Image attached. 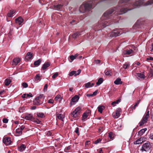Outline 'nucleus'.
<instances>
[{
	"label": "nucleus",
	"instance_id": "9d476101",
	"mask_svg": "<svg viewBox=\"0 0 153 153\" xmlns=\"http://www.w3.org/2000/svg\"><path fill=\"white\" fill-rule=\"evenodd\" d=\"M15 21L16 23L20 25L23 22V19L21 17L19 16L18 18L16 19Z\"/></svg>",
	"mask_w": 153,
	"mask_h": 153
},
{
	"label": "nucleus",
	"instance_id": "20e7f679",
	"mask_svg": "<svg viewBox=\"0 0 153 153\" xmlns=\"http://www.w3.org/2000/svg\"><path fill=\"white\" fill-rule=\"evenodd\" d=\"M121 111L120 108H117L116 111L113 113L112 114L113 117L115 119L118 118L120 116V112Z\"/></svg>",
	"mask_w": 153,
	"mask_h": 153
},
{
	"label": "nucleus",
	"instance_id": "052dcab7",
	"mask_svg": "<svg viewBox=\"0 0 153 153\" xmlns=\"http://www.w3.org/2000/svg\"><path fill=\"white\" fill-rule=\"evenodd\" d=\"M60 98V96L59 95H57L56 97H55V100H57L59 99Z\"/></svg>",
	"mask_w": 153,
	"mask_h": 153
},
{
	"label": "nucleus",
	"instance_id": "37998d69",
	"mask_svg": "<svg viewBox=\"0 0 153 153\" xmlns=\"http://www.w3.org/2000/svg\"><path fill=\"white\" fill-rule=\"evenodd\" d=\"M25 110V108L23 107L19 108V111L20 113L23 112Z\"/></svg>",
	"mask_w": 153,
	"mask_h": 153
},
{
	"label": "nucleus",
	"instance_id": "9b49d317",
	"mask_svg": "<svg viewBox=\"0 0 153 153\" xmlns=\"http://www.w3.org/2000/svg\"><path fill=\"white\" fill-rule=\"evenodd\" d=\"M25 118L27 120H31L33 118V117L32 114H27L25 115Z\"/></svg>",
	"mask_w": 153,
	"mask_h": 153
},
{
	"label": "nucleus",
	"instance_id": "a19ab883",
	"mask_svg": "<svg viewBox=\"0 0 153 153\" xmlns=\"http://www.w3.org/2000/svg\"><path fill=\"white\" fill-rule=\"evenodd\" d=\"M40 78V75L39 74H38L36 75L35 77V81L36 82H37V81H36L39 79Z\"/></svg>",
	"mask_w": 153,
	"mask_h": 153
},
{
	"label": "nucleus",
	"instance_id": "473e14b6",
	"mask_svg": "<svg viewBox=\"0 0 153 153\" xmlns=\"http://www.w3.org/2000/svg\"><path fill=\"white\" fill-rule=\"evenodd\" d=\"M62 5L61 4H58L55 5L54 6V8L55 9L57 10H59L62 7Z\"/></svg>",
	"mask_w": 153,
	"mask_h": 153
},
{
	"label": "nucleus",
	"instance_id": "c03bdc74",
	"mask_svg": "<svg viewBox=\"0 0 153 153\" xmlns=\"http://www.w3.org/2000/svg\"><path fill=\"white\" fill-rule=\"evenodd\" d=\"M101 141V139L100 138L97 139V140H95L94 143L96 144H97L99 143Z\"/></svg>",
	"mask_w": 153,
	"mask_h": 153
},
{
	"label": "nucleus",
	"instance_id": "dca6fc26",
	"mask_svg": "<svg viewBox=\"0 0 153 153\" xmlns=\"http://www.w3.org/2000/svg\"><path fill=\"white\" fill-rule=\"evenodd\" d=\"M133 51L132 49L126 50L124 51L123 52L124 55H130L133 53Z\"/></svg>",
	"mask_w": 153,
	"mask_h": 153
},
{
	"label": "nucleus",
	"instance_id": "ea45409f",
	"mask_svg": "<svg viewBox=\"0 0 153 153\" xmlns=\"http://www.w3.org/2000/svg\"><path fill=\"white\" fill-rule=\"evenodd\" d=\"M81 108L80 107H78L75 109L74 111H76V112H77V113H79V114H80V112Z\"/></svg>",
	"mask_w": 153,
	"mask_h": 153
},
{
	"label": "nucleus",
	"instance_id": "f03ea898",
	"mask_svg": "<svg viewBox=\"0 0 153 153\" xmlns=\"http://www.w3.org/2000/svg\"><path fill=\"white\" fill-rule=\"evenodd\" d=\"M120 34V32L118 29L113 30L108 34V36L111 37H116L119 36Z\"/></svg>",
	"mask_w": 153,
	"mask_h": 153
},
{
	"label": "nucleus",
	"instance_id": "aec40b11",
	"mask_svg": "<svg viewBox=\"0 0 153 153\" xmlns=\"http://www.w3.org/2000/svg\"><path fill=\"white\" fill-rule=\"evenodd\" d=\"M114 83L116 85H119L122 84V82L121 81V79L120 78H118L114 81Z\"/></svg>",
	"mask_w": 153,
	"mask_h": 153
},
{
	"label": "nucleus",
	"instance_id": "f704fd0d",
	"mask_svg": "<svg viewBox=\"0 0 153 153\" xmlns=\"http://www.w3.org/2000/svg\"><path fill=\"white\" fill-rule=\"evenodd\" d=\"M130 64L129 62H126L123 65V68L124 69H126L128 68L130 66Z\"/></svg>",
	"mask_w": 153,
	"mask_h": 153
},
{
	"label": "nucleus",
	"instance_id": "338daca9",
	"mask_svg": "<svg viewBox=\"0 0 153 153\" xmlns=\"http://www.w3.org/2000/svg\"><path fill=\"white\" fill-rule=\"evenodd\" d=\"M36 108V107L35 106H34L32 107L31 108V110H33L35 109Z\"/></svg>",
	"mask_w": 153,
	"mask_h": 153
},
{
	"label": "nucleus",
	"instance_id": "393cba45",
	"mask_svg": "<svg viewBox=\"0 0 153 153\" xmlns=\"http://www.w3.org/2000/svg\"><path fill=\"white\" fill-rule=\"evenodd\" d=\"M143 141L142 139L141 138H140L134 142V143L135 144H139L141 143Z\"/></svg>",
	"mask_w": 153,
	"mask_h": 153
},
{
	"label": "nucleus",
	"instance_id": "423d86ee",
	"mask_svg": "<svg viewBox=\"0 0 153 153\" xmlns=\"http://www.w3.org/2000/svg\"><path fill=\"white\" fill-rule=\"evenodd\" d=\"M3 142L5 145H8L11 144V141L10 138L6 137H4Z\"/></svg>",
	"mask_w": 153,
	"mask_h": 153
},
{
	"label": "nucleus",
	"instance_id": "72a5a7b5",
	"mask_svg": "<svg viewBox=\"0 0 153 153\" xmlns=\"http://www.w3.org/2000/svg\"><path fill=\"white\" fill-rule=\"evenodd\" d=\"M11 82V80L10 79H5L4 83H5V85H6L7 86L8 85L10 84Z\"/></svg>",
	"mask_w": 153,
	"mask_h": 153
},
{
	"label": "nucleus",
	"instance_id": "49530a36",
	"mask_svg": "<svg viewBox=\"0 0 153 153\" xmlns=\"http://www.w3.org/2000/svg\"><path fill=\"white\" fill-rule=\"evenodd\" d=\"M70 58L71 60V61H70L71 62H72V61L76 59L74 56L73 55H71L70 56Z\"/></svg>",
	"mask_w": 153,
	"mask_h": 153
},
{
	"label": "nucleus",
	"instance_id": "bb28decb",
	"mask_svg": "<svg viewBox=\"0 0 153 153\" xmlns=\"http://www.w3.org/2000/svg\"><path fill=\"white\" fill-rule=\"evenodd\" d=\"M121 101V99H118L116 101H115L113 102H112L111 103V105L113 106H114L116 104H117L119 103Z\"/></svg>",
	"mask_w": 153,
	"mask_h": 153
},
{
	"label": "nucleus",
	"instance_id": "e433bc0d",
	"mask_svg": "<svg viewBox=\"0 0 153 153\" xmlns=\"http://www.w3.org/2000/svg\"><path fill=\"white\" fill-rule=\"evenodd\" d=\"M15 11L13 10H11L10 12L7 14L8 16L11 17L12 16L13 14L15 13Z\"/></svg>",
	"mask_w": 153,
	"mask_h": 153
},
{
	"label": "nucleus",
	"instance_id": "bf43d9fd",
	"mask_svg": "<svg viewBox=\"0 0 153 153\" xmlns=\"http://www.w3.org/2000/svg\"><path fill=\"white\" fill-rule=\"evenodd\" d=\"M48 88V84H45L44 87V91H46L47 89Z\"/></svg>",
	"mask_w": 153,
	"mask_h": 153
},
{
	"label": "nucleus",
	"instance_id": "0e129e2a",
	"mask_svg": "<svg viewBox=\"0 0 153 153\" xmlns=\"http://www.w3.org/2000/svg\"><path fill=\"white\" fill-rule=\"evenodd\" d=\"M110 72L109 71H107L105 72V74L106 75H110Z\"/></svg>",
	"mask_w": 153,
	"mask_h": 153
},
{
	"label": "nucleus",
	"instance_id": "4c0bfd02",
	"mask_svg": "<svg viewBox=\"0 0 153 153\" xmlns=\"http://www.w3.org/2000/svg\"><path fill=\"white\" fill-rule=\"evenodd\" d=\"M37 115L39 117L43 118L44 117V114L43 113H37Z\"/></svg>",
	"mask_w": 153,
	"mask_h": 153
},
{
	"label": "nucleus",
	"instance_id": "69168bd1",
	"mask_svg": "<svg viewBox=\"0 0 153 153\" xmlns=\"http://www.w3.org/2000/svg\"><path fill=\"white\" fill-rule=\"evenodd\" d=\"M147 60H150L153 61V58L151 57H149L147 59Z\"/></svg>",
	"mask_w": 153,
	"mask_h": 153
},
{
	"label": "nucleus",
	"instance_id": "8fccbe9b",
	"mask_svg": "<svg viewBox=\"0 0 153 153\" xmlns=\"http://www.w3.org/2000/svg\"><path fill=\"white\" fill-rule=\"evenodd\" d=\"M3 122L4 123H6L8 122V120L7 119L4 118L3 120Z\"/></svg>",
	"mask_w": 153,
	"mask_h": 153
},
{
	"label": "nucleus",
	"instance_id": "2eb2a0df",
	"mask_svg": "<svg viewBox=\"0 0 153 153\" xmlns=\"http://www.w3.org/2000/svg\"><path fill=\"white\" fill-rule=\"evenodd\" d=\"M50 62H46L43 65L42 69L43 70L46 69L50 65Z\"/></svg>",
	"mask_w": 153,
	"mask_h": 153
},
{
	"label": "nucleus",
	"instance_id": "6e6552de",
	"mask_svg": "<svg viewBox=\"0 0 153 153\" xmlns=\"http://www.w3.org/2000/svg\"><path fill=\"white\" fill-rule=\"evenodd\" d=\"M81 72V70L80 69H79L77 71V73H76V71H72L70 72L69 73V76H72L73 75H74L75 76L79 75Z\"/></svg>",
	"mask_w": 153,
	"mask_h": 153
},
{
	"label": "nucleus",
	"instance_id": "5701e85b",
	"mask_svg": "<svg viewBox=\"0 0 153 153\" xmlns=\"http://www.w3.org/2000/svg\"><path fill=\"white\" fill-rule=\"evenodd\" d=\"M22 131L18 128L16 130V132L17 136H20L22 134Z\"/></svg>",
	"mask_w": 153,
	"mask_h": 153
},
{
	"label": "nucleus",
	"instance_id": "774afa93",
	"mask_svg": "<svg viewBox=\"0 0 153 153\" xmlns=\"http://www.w3.org/2000/svg\"><path fill=\"white\" fill-rule=\"evenodd\" d=\"M102 127H100L99 129V132H100L102 131Z\"/></svg>",
	"mask_w": 153,
	"mask_h": 153
},
{
	"label": "nucleus",
	"instance_id": "864d4df0",
	"mask_svg": "<svg viewBox=\"0 0 153 153\" xmlns=\"http://www.w3.org/2000/svg\"><path fill=\"white\" fill-rule=\"evenodd\" d=\"M19 128L21 129V130L22 131L25 128V126L24 125H22L20 128Z\"/></svg>",
	"mask_w": 153,
	"mask_h": 153
},
{
	"label": "nucleus",
	"instance_id": "7c9ffc66",
	"mask_svg": "<svg viewBox=\"0 0 153 153\" xmlns=\"http://www.w3.org/2000/svg\"><path fill=\"white\" fill-rule=\"evenodd\" d=\"M94 84L93 83L88 82L85 84V86L86 88H88L92 86Z\"/></svg>",
	"mask_w": 153,
	"mask_h": 153
},
{
	"label": "nucleus",
	"instance_id": "6e6d98bb",
	"mask_svg": "<svg viewBox=\"0 0 153 153\" xmlns=\"http://www.w3.org/2000/svg\"><path fill=\"white\" fill-rule=\"evenodd\" d=\"M54 102V100L53 99H50L48 100V102L49 103H53Z\"/></svg>",
	"mask_w": 153,
	"mask_h": 153
},
{
	"label": "nucleus",
	"instance_id": "a211bd4d",
	"mask_svg": "<svg viewBox=\"0 0 153 153\" xmlns=\"http://www.w3.org/2000/svg\"><path fill=\"white\" fill-rule=\"evenodd\" d=\"M81 35L80 32H77L74 33L72 35V36L74 39H76L79 36Z\"/></svg>",
	"mask_w": 153,
	"mask_h": 153
},
{
	"label": "nucleus",
	"instance_id": "58836bf2",
	"mask_svg": "<svg viewBox=\"0 0 153 153\" xmlns=\"http://www.w3.org/2000/svg\"><path fill=\"white\" fill-rule=\"evenodd\" d=\"M108 137L110 138V140H113L114 138V134L112 132H109L108 133Z\"/></svg>",
	"mask_w": 153,
	"mask_h": 153
},
{
	"label": "nucleus",
	"instance_id": "f8f14e48",
	"mask_svg": "<svg viewBox=\"0 0 153 153\" xmlns=\"http://www.w3.org/2000/svg\"><path fill=\"white\" fill-rule=\"evenodd\" d=\"M143 1L140 0L136 1L134 4V5L135 7H136L139 6L143 5Z\"/></svg>",
	"mask_w": 153,
	"mask_h": 153
},
{
	"label": "nucleus",
	"instance_id": "1a4fd4ad",
	"mask_svg": "<svg viewBox=\"0 0 153 153\" xmlns=\"http://www.w3.org/2000/svg\"><path fill=\"white\" fill-rule=\"evenodd\" d=\"M102 23V25H100V26H99V27H101V26H102L104 27H105L107 26H108L112 24V23H111L110 24V22H109V21H102L101 23Z\"/></svg>",
	"mask_w": 153,
	"mask_h": 153
},
{
	"label": "nucleus",
	"instance_id": "680f3d73",
	"mask_svg": "<svg viewBox=\"0 0 153 153\" xmlns=\"http://www.w3.org/2000/svg\"><path fill=\"white\" fill-rule=\"evenodd\" d=\"M149 137L150 139L153 140V134H151L149 135Z\"/></svg>",
	"mask_w": 153,
	"mask_h": 153
},
{
	"label": "nucleus",
	"instance_id": "4468645a",
	"mask_svg": "<svg viewBox=\"0 0 153 153\" xmlns=\"http://www.w3.org/2000/svg\"><path fill=\"white\" fill-rule=\"evenodd\" d=\"M20 60L19 58H14L13 61L12 65H16L20 62Z\"/></svg>",
	"mask_w": 153,
	"mask_h": 153
},
{
	"label": "nucleus",
	"instance_id": "4d7b16f0",
	"mask_svg": "<svg viewBox=\"0 0 153 153\" xmlns=\"http://www.w3.org/2000/svg\"><path fill=\"white\" fill-rule=\"evenodd\" d=\"M33 121L37 124H39L41 122V121L39 120L38 119L36 120H35Z\"/></svg>",
	"mask_w": 153,
	"mask_h": 153
},
{
	"label": "nucleus",
	"instance_id": "2f4dec72",
	"mask_svg": "<svg viewBox=\"0 0 153 153\" xmlns=\"http://www.w3.org/2000/svg\"><path fill=\"white\" fill-rule=\"evenodd\" d=\"M103 81V79L102 78H100L97 82L96 84L97 85H99L101 84Z\"/></svg>",
	"mask_w": 153,
	"mask_h": 153
},
{
	"label": "nucleus",
	"instance_id": "c85d7f7f",
	"mask_svg": "<svg viewBox=\"0 0 153 153\" xmlns=\"http://www.w3.org/2000/svg\"><path fill=\"white\" fill-rule=\"evenodd\" d=\"M98 111L100 113H102V111L104 109V107L103 106H100L98 107Z\"/></svg>",
	"mask_w": 153,
	"mask_h": 153
},
{
	"label": "nucleus",
	"instance_id": "de8ad7c7",
	"mask_svg": "<svg viewBox=\"0 0 153 153\" xmlns=\"http://www.w3.org/2000/svg\"><path fill=\"white\" fill-rule=\"evenodd\" d=\"M79 128H78V127H76V129H75V132H76L77 134L78 135H79Z\"/></svg>",
	"mask_w": 153,
	"mask_h": 153
},
{
	"label": "nucleus",
	"instance_id": "a18cd8bd",
	"mask_svg": "<svg viewBox=\"0 0 153 153\" xmlns=\"http://www.w3.org/2000/svg\"><path fill=\"white\" fill-rule=\"evenodd\" d=\"M58 74L57 72L55 73L52 76V78L55 79L56 77L58 76Z\"/></svg>",
	"mask_w": 153,
	"mask_h": 153
},
{
	"label": "nucleus",
	"instance_id": "0eeeda50",
	"mask_svg": "<svg viewBox=\"0 0 153 153\" xmlns=\"http://www.w3.org/2000/svg\"><path fill=\"white\" fill-rule=\"evenodd\" d=\"M79 99V97L77 95H75L71 99L70 102V105H71L75 104L77 102Z\"/></svg>",
	"mask_w": 153,
	"mask_h": 153
},
{
	"label": "nucleus",
	"instance_id": "09e8293b",
	"mask_svg": "<svg viewBox=\"0 0 153 153\" xmlns=\"http://www.w3.org/2000/svg\"><path fill=\"white\" fill-rule=\"evenodd\" d=\"M149 111H148L146 114V115L145 116L146 119H148L149 116Z\"/></svg>",
	"mask_w": 153,
	"mask_h": 153
},
{
	"label": "nucleus",
	"instance_id": "603ef678",
	"mask_svg": "<svg viewBox=\"0 0 153 153\" xmlns=\"http://www.w3.org/2000/svg\"><path fill=\"white\" fill-rule=\"evenodd\" d=\"M138 104V102H136L134 105L131 108L132 109H135Z\"/></svg>",
	"mask_w": 153,
	"mask_h": 153
},
{
	"label": "nucleus",
	"instance_id": "412c9836",
	"mask_svg": "<svg viewBox=\"0 0 153 153\" xmlns=\"http://www.w3.org/2000/svg\"><path fill=\"white\" fill-rule=\"evenodd\" d=\"M148 119H146L145 118V117H143V120H142V121L140 122L139 123V126H141L143 125L147 121Z\"/></svg>",
	"mask_w": 153,
	"mask_h": 153
},
{
	"label": "nucleus",
	"instance_id": "4be33fe9",
	"mask_svg": "<svg viewBox=\"0 0 153 153\" xmlns=\"http://www.w3.org/2000/svg\"><path fill=\"white\" fill-rule=\"evenodd\" d=\"M26 148L25 146L23 144H22L18 148V150L20 152H23L24 151Z\"/></svg>",
	"mask_w": 153,
	"mask_h": 153
},
{
	"label": "nucleus",
	"instance_id": "5fc2aeb1",
	"mask_svg": "<svg viewBox=\"0 0 153 153\" xmlns=\"http://www.w3.org/2000/svg\"><path fill=\"white\" fill-rule=\"evenodd\" d=\"M94 62H95L97 64H99L100 62H101V61L100 60H96V59H95L94 60Z\"/></svg>",
	"mask_w": 153,
	"mask_h": 153
},
{
	"label": "nucleus",
	"instance_id": "cd10ccee",
	"mask_svg": "<svg viewBox=\"0 0 153 153\" xmlns=\"http://www.w3.org/2000/svg\"><path fill=\"white\" fill-rule=\"evenodd\" d=\"M22 97L23 98H27L28 97H32L33 96L30 93L29 94H24L22 95Z\"/></svg>",
	"mask_w": 153,
	"mask_h": 153
},
{
	"label": "nucleus",
	"instance_id": "b1692460",
	"mask_svg": "<svg viewBox=\"0 0 153 153\" xmlns=\"http://www.w3.org/2000/svg\"><path fill=\"white\" fill-rule=\"evenodd\" d=\"M32 57V54L30 52H28L26 56V58L27 60H29Z\"/></svg>",
	"mask_w": 153,
	"mask_h": 153
},
{
	"label": "nucleus",
	"instance_id": "13d9d810",
	"mask_svg": "<svg viewBox=\"0 0 153 153\" xmlns=\"http://www.w3.org/2000/svg\"><path fill=\"white\" fill-rule=\"evenodd\" d=\"M97 92H98V90H96L92 94H93V96H95L96 95H97Z\"/></svg>",
	"mask_w": 153,
	"mask_h": 153
},
{
	"label": "nucleus",
	"instance_id": "7ed1b4c3",
	"mask_svg": "<svg viewBox=\"0 0 153 153\" xmlns=\"http://www.w3.org/2000/svg\"><path fill=\"white\" fill-rule=\"evenodd\" d=\"M43 96V95H41L38 97L36 98L35 100L33 101V104L37 105H39L41 104H42L43 102L41 101V98Z\"/></svg>",
	"mask_w": 153,
	"mask_h": 153
},
{
	"label": "nucleus",
	"instance_id": "79ce46f5",
	"mask_svg": "<svg viewBox=\"0 0 153 153\" xmlns=\"http://www.w3.org/2000/svg\"><path fill=\"white\" fill-rule=\"evenodd\" d=\"M57 115V117L58 119L61 120L62 121H63V118L62 117L61 114H58Z\"/></svg>",
	"mask_w": 153,
	"mask_h": 153
},
{
	"label": "nucleus",
	"instance_id": "a878e982",
	"mask_svg": "<svg viewBox=\"0 0 153 153\" xmlns=\"http://www.w3.org/2000/svg\"><path fill=\"white\" fill-rule=\"evenodd\" d=\"M41 61V59H39L35 61L34 63V64L35 66H38L40 64Z\"/></svg>",
	"mask_w": 153,
	"mask_h": 153
},
{
	"label": "nucleus",
	"instance_id": "39448f33",
	"mask_svg": "<svg viewBox=\"0 0 153 153\" xmlns=\"http://www.w3.org/2000/svg\"><path fill=\"white\" fill-rule=\"evenodd\" d=\"M151 147L149 143H146L143 144L141 149L142 151H148Z\"/></svg>",
	"mask_w": 153,
	"mask_h": 153
},
{
	"label": "nucleus",
	"instance_id": "ddd939ff",
	"mask_svg": "<svg viewBox=\"0 0 153 153\" xmlns=\"http://www.w3.org/2000/svg\"><path fill=\"white\" fill-rule=\"evenodd\" d=\"M91 111L88 110V111H87V112H85L83 113V115H82V120L83 121H85V119H86L88 116V114L89 113H91Z\"/></svg>",
	"mask_w": 153,
	"mask_h": 153
},
{
	"label": "nucleus",
	"instance_id": "f257e3e1",
	"mask_svg": "<svg viewBox=\"0 0 153 153\" xmlns=\"http://www.w3.org/2000/svg\"><path fill=\"white\" fill-rule=\"evenodd\" d=\"M93 2L89 1L82 4L79 7V10L82 13L89 11L92 9Z\"/></svg>",
	"mask_w": 153,
	"mask_h": 153
},
{
	"label": "nucleus",
	"instance_id": "f3484780",
	"mask_svg": "<svg viewBox=\"0 0 153 153\" xmlns=\"http://www.w3.org/2000/svg\"><path fill=\"white\" fill-rule=\"evenodd\" d=\"M147 130V128H146L142 129L138 133V135L139 136H141Z\"/></svg>",
	"mask_w": 153,
	"mask_h": 153
},
{
	"label": "nucleus",
	"instance_id": "c756f323",
	"mask_svg": "<svg viewBox=\"0 0 153 153\" xmlns=\"http://www.w3.org/2000/svg\"><path fill=\"white\" fill-rule=\"evenodd\" d=\"M79 115V113H77L74 111L71 113V116L74 118L76 117Z\"/></svg>",
	"mask_w": 153,
	"mask_h": 153
},
{
	"label": "nucleus",
	"instance_id": "3c124183",
	"mask_svg": "<svg viewBox=\"0 0 153 153\" xmlns=\"http://www.w3.org/2000/svg\"><path fill=\"white\" fill-rule=\"evenodd\" d=\"M22 85L24 88H27L28 86L26 82H23Z\"/></svg>",
	"mask_w": 153,
	"mask_h": 153
},
{
	"label": "nucleus",
	"instance_id": "6ab92c4d",
	"mask_svg": "<svg viewBox=\"0 0 153 153\" xmlns=\"http://www.w3.org/2000/svg\"><path fill=\"white\" fill-rule=\"evenodd\" d=\"M136 76L138 79H139L142 78L144 79L145 77V75L143 74L140 73H137Z\"/></svg>",
	"mask_w": 153,
	"mask_h": 153
},
{
	"label": "nucleus",
	"instance_id": "c9c22d12",
	"mask_svg": "<svg viewBox=\"0 0 153 153\" xmlns=\"http://www.w3.org/2000/svg\"><path fill=\"white\" fill-rule=\"evenodd\" d=\"M153 4V0H149L144 4L145 6L151 5Z\"/></svg>",
	"mask_w": 153,
	"mask_h": 153
},
{
	"label": "nucleus",
	"instance_id": "e2e57ef3",
	"mask_svg": "<svg viewBox=\"0 0 153 153\" xmlns=\"http://www.w3.org/2000/svg\"><path fill=\"white\" fill-rule=\"evenodd\" d=\"M86 96L88 97H93V96L92 94H86Z\"/></svg>",
	"mask_w": 153,
	"mask_h": 153
}]
</instances>
